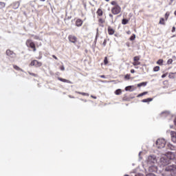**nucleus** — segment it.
Returning <instances> with one entry per match:
<instances>
[{
	"label": "nucleus",
	"mask_w": 176,
	"mask_h": 176,
	"mask_svg": "<svg viewBox=\"0 0 176 176\" xmlns=\"http://www.w3.org/2000/svg\"><path fill=\"white\" fill-rule=\"evenodd\" d=\"M166 76H167V73L162 74V78H166Z\"/></svg>",
	"instance_id": "obj_38"
},
{
	"label": "nucleus",
	"mask_w": 176,
	"mask_h": 176,
	"mask_svg": "<svg viewBox=\"0 0 176 176\" xmlns=\"http://www.w3.org/2000/svg\"><path fill=\"white\" fill-rule=\"evenodd\" d=\"M104 1H106V2H109V0H104Z\"/></svg>",
	"instance_id": "obj_54"
},
{
	"label": "nucleus",
	"mask_w": 176,
	"mask_h": 176,
	"mask_svg": "<svg viewBox=\"0 0 176 176\" xmlns=\"http://www.w3.org/2000/svg\"><path fill=\"white\" fill-rule=\"evenodd\" d=\"M140 56H136L133 58V65L134 67H137V65H141V62H140Z\"/></svg>",
	"instance_id": "obj_9"
},
{
	"label": "nucleus",
	"mask_w": 176,
	"mask_h": 176,
	"mask_svg": "<svg viewBox=\"0 0 176 176\" xmlns=\"http://www.w3.org/2000/svg\"><path fill=\"white\" fill-rule=\"evenodd\" d=\"M34 39H39V37L38 36H35Z\"/></svg>",
	"instance_id": "obj_46"
},
{
	"label": "nucleus",
	"mask_w": 176,
	"mask_h": 176,
	"mask_svg": "<svg viewBox=\"0 0 176 176\" xmlns=\"http://www.w3.org/2000/svg\"><path fill=\"white\" fill-rule=\"evenodd\" d=\"M68 39L71 43H74V45L76 44V42H78V37H76L75 35L69 34L68 36Z\"/></svg>",
	"instance_id": "obj_7"
},
{
	"label": "nucleus",
	"mask_w": 176,
	"mask_h": 176,
	"mask_svg": "<svg viewBox=\"0 0 176 176\" xmlns=\"http://www.w3.org/2000/svg\"><path fill=\"white\" fill-rule=\"evenodd\" d=\"M126 34H128V35H130V34H131V32L129 30V31H127L126 32Z\"/></svg>",
	"instance_id": "obj_45"
},
{
	"label": "nucleus",
	"mask_w": 176,
	"mask_h": 176,
	"mask_svg": "<svg viewBox=\"0 0 176 176\" xmlns=\"http://www.w3.org/2000/svg\"><path fill=\"white\" fill-rule=\"evenodd\" d=\"M142 96H144V92L138 95V97H142Z\"/></svg>",
	"instance_id": "obj_39"
},
{
	"label": "nucleus",
	"mask_w": 176,
	"mask_h": 176,
	"mask_svg": "<svg viewBox=\"0 0 176 176\" xmlns=\"http://www.w3.org/2000/svg\"><path fill=\"white\" fill-rule=\"evenodd\" d=\"M175 36V35H173V36H172V38H174Z\"/></svg>",
	"instance_id": "obj_55"
},
{
	"label": "nucleus",
	"mask_w": 176,
	"mask_h": 176,
	"mask_svg": "<svg viewBox=\"0 0 176 176\" xmlns=\"http://www.w3.org/2000/svg\"><path fill=\"white\" fill-rule=\"evenodd\" d=\"M98 25L100 27H104V24L105 23V19L102 18H98Z\"/></svg>",
	"instance_id": "obj_15"
},
{
	"label": "nucleus",
	"mask_w": 176,
	"mask_h": 176,
	"mask_svg": "<svg viewBox=\"0 0 176 176\" xmlns=\"http://www.w3.org/2000/svg\"><path fill=\"white\" fill-rule=\"evenodd\" d=\"M13 68H14V69H16V71H23V69H21V68H20L19 66H17L16 65H13Z\"/></svg>",
	"instance_id": "obj_23"
},
{
	"label": "nucleus",
	"mask_w": 176,
	"mask_h": 176,
	"mask_svg": "<svg viewBox=\"0 0 176 176\" xmlns=\"http://www.w3.org/2000/svg\"><path fill=\"white\" fill-rule=\"evenodd\" d=\"M146 85H148V82H140L139 84H138V87H142V86H146Z\"/></svg>",
	"instance_id": "obj_19"
},
{
	"label": "nucleus",
	"mask_w": 176,
	"mask_h": 176,
	"mask_svg": "<svg viewBox=\"0 0 176 176\" xmlns=\"http://www.w3.org/2000/svg\"><path fill=\"white\" fill-rule=\"evenodd\" d=\"M163 63H164V60L163 59H159L157 61V64L158 65H163Z\"/></svg>",
	"instance_id": "obj_22"
},
{
	"label": "nucleus",
	"mask_w": 176,
	"mask_h": 176,
	"mask_svg": "<svg viewBox=\"0 0 176 176\" xmlns=\"http://www.w3.org/2000/svg\"><path fill=\"white\" fill-rule=\"evenodd\" d=\"M41 2H45L46 0H40Z\"/></svg>",
	"instance_id": "obj_52"
},
{
	"label": "nucleus",
	"mask_w": 176,
	"mask_h": 176,
	"mask_svg": "<svg viewBox=\"0 0 176 176\" xmlns=\"http://www.w3.org/2000/svg\"><path fill=\"white\" fill-rule=\"evenodd\" d=\"M148 163H155L156 162V157L155 155H150L147 159Z\"/></svg>",
	"instance_id": "obj_10"
},
{
	"label": "nucleus",
	"mask_w": 176,
	"mask_h": 176,
	"mask_svg": "<svg viewBox=\"0 0 176 176\" xmlns=\"http://www.w3.org/2000/svg\"><path fill=\"white\" fill-rule=\"evenodd\" d=\"M53 58H54L55 60H58V58H57V56H56L55 55H52Z\"/></svg>",
	"instance_id": "obj_41"
},
{
	"label": "nucleus",
	"mask_w": 176,
	"mask_h": 176,
	"mask_svg": "<svg viewBox=\"0 0 176 176\" xmlns=\"http://www.w3.org/2000/svg\"><path fill=\"white\" fill-rule=\"evenodd\" d=\"M159 71H160V67H159V66H155V67L153 68V72H159Z\"/></svg>",
	"instance_id": "obj_26"
},
{
	"label": "nucleus",
	"mask_w": 176,
	"mask_h": 176,
	"mask_svg": "<svg viewBox=\"0 0 176 176\" xmlns=\"http://www.w3.org/2000/svg\"><path fill=\"white\" fill-rule=\"evenodd\" d=\"M126 46H128V47H130V45L129 43L126 44Z\"/></svg>",
	"instance_id": "obj_51"
},
{
	"label": "nucleus",
	"mask_w": 176,
	"mask_h": 176,
	"mask_svg": "<svg viewBox=\"0 0 176 176\" xmlns=\"http://www.w3.org/2000/svg\"><path fill=\"white\" fill-rule=\"evenodd\" d=\"M129 21H130V19H123L122 20V25H126V24H129Z\"/></svg>",
	"instance_id": "obj_18"
},
{
	"label": "nucleus",
	"mask_w": 176,
	"mask_h": 176,
	"mask_svg": "<svg viewBox=\"0 0 176 176\" xmlns=\"http://www.w3.org/2000/svg\"><path fill=\"white\" fill-rule=\"evenodd\" d=\"M100 78H105V76L104 75H101Z\"/></svg>",
	"instance_id": "obj_48"
},
{
	"label": "nucleus",
	"mask_w": 176,
	"mask_h": 176,
	"mask_svg": "<svg viewBox=\"0 0 176 176\" xmlns=\"http://www.w3.org/2000/svg\"><path fill=\"white\" fill-rule=\"evenodd\" d=\"M26 46L32 49L33 52H36V47L35 46V43L31 39H28L26 41Z\"/></svg>",
	"instance_id": "obj_5"
},
{
	"label": "nucleus",
	"mask_w": 176,
	"mask_h": 176,
	"mask_svg": "<svg viewBox=\"0 0 176 176\" xmlns=\"http://www.w3.org/2000/svg\"><path fill=\"white\" fill-rule=\"evenodd\" d=\"M168 65H170V64H173V59L170 58L167 60Z\"/></svg>",
	"instance_id": "obj_30"
},
{
	"label": "nucleus",
	"mask_w": 176,
	"mask_h": 176,
	"mask_svg": "<svg viewBox=\"0 0 176 176\" xmlns=\"http://www.w3.org/2000/svg\"><path fill=\"white\" fill-rule=\"evenodd\" d=\"M146 176H156V175H155V174H153V173H149V174L146 175Z\"/></svg>",
	"instance_id": "obj_37"
},
{
	"label": "nucleus",
	"mask_w": 176,
	"mask_h": 176,
	"mask_svg": "<svg viewBox=\"0 0 176 176\" xmlns=\"http://www.w3.org/2000/svg\"><path fill=\"white\" fill-rule=\"evenodd\" d=\"M171 74L173 75V73H170V75H171Z\"/></svg>",
	"instance_id": "obj_56"
},
{
	"label": "nucleus",
	"mask_w": 176,
	"mask_h": 176,
	"mask_svg": "<svg viewBox=\"0 0 176 176\" xmlns=\"http://www.w3.org/2000/svg\"><path fill=\"white\" fill-rule=\"evenodd\" d=\"M109 16L111 19H113V14H109Z\"/></svg>",
	"instance_id": "obj_43"
},
{
	"label": "nucleus",
	"mask_w": 176,
	"mask_h": 176,
	"mask_svg": "<svg viewBox=\"0 0 176 176\" xmlns=\"http://www.w3.org/2000/svg\"><path fill=\"white\" fill-rule=\"evenodd\" d=\"M91 97L92 98H94V100H96V99L97 98V97H96V96H91Z\"/></svg>",
	"instance_id": "obj_47"
},
{
	"label": "nucleus",
	"mask_w": 176,
	"mask_h": 176,
	"mask_svg": "<svg viewBox=\"0 0 176 176\" xmlns=\"http://www.w3.org/2000/svg\"><path fill=\"white\" fill-rule=\"evenodd\" d=\"M146 94H148V91H144V92H143V95H144V96H146Z\"/></svg>",
	"instance_id": "obj_44"
},
{
	"label": "nucleus",
	"mask_w": 176,
	"mask_h": 176,
	"mask_svg": "<svg viewBox=\"0 0 176 176\" xmlns=\"http://www.w3.org/2000/svg\"><path fill=\"white\" fill-rule=\"evenodd\" d=\"M102 45L104 46V47H105V46H107V40H104V41H103V43H102Z\"/></svg>",
	"instance_id": "obj_34"
},
{
	"label": "nucleus",
	"mask_w": 176,
	"mask_h": 176,
	"mask_svg": "<svg viewBox=\"0 0 176 176\" xmlns=\"http://www.w3.org/2000/svg\"><path fill=\"white\" fill-rule=\"evenodd\" d=\"M129 100H130V98H129V97H127L126 95H124L122 98L123 101H129Z\"/></svg>",
	"instance_id": "obj_28"
},
{
	"label": "nucleus",
	"mask_w": 176,
	"mask_h": 176,
	"mask_svg": "<svg viewBox=\"0 0 176 176\" xmlns=\"http://www.w3.org/2000/svg\"><path fill=\"white\" fill-rule=\"evenodd\" d=\"M82 25H83V21H82V19H78L76 21V27H82Z\"/></svg>",
	"instance_id": "obj_14"
},
{
	"label": "nucleus",
	"mask_w": 176,
	"mask_h": 176,
	"mask_svg": "<svg viewBox=\"0 0 176 176\" xmlns=\"http://www.w3.org/2000/svg\"><path fill=\"white\" fill-rule=\"evenodd\" d=\"M175 31V26H173V28H172L171 32H174Z\"/></svg>",
	"instance_id": "obj_40"
},
{
	"label": "nucleus",
	"mask_w": 176,
	"mask_h": 176,
	"mask_svg": "<svg viewBox=\"0 0 176 176\" xmlns=\"http://www.w3.org/2000/svg\"><path fill=\"white\" fill-rule=\"evenodd\" d=\"M168 146L172 150L174 148V146H173L171 144H168Z\"/></svg>",
	"instance_id": "obj_35"
},
{
	"label": "nucleus",
	"mask_w": 176,
	"mask_h": 176,
	"mask_svg": "<svg viewBox=\"0 0 176 176\" xmlns=\"http://www.w3.org/2000/svg\"><path fill=\"white\" fill-rule=\"evenodd\" d=\"M165 21H167V20H168V17H170V12H166L165 15Z\"/></svg>",
	"instance_id": "obj_21"
},
{
	"label": "nucleus",
	"mask_w": 176,
	"mask_h": 176,
	"mask_svg": "<svg viewBox=\"0 0 176 176\" xmlns=\"http://www.w3.org/2000/svg\"><path fill=\"white\" fill-rule=\"evenodd\" d=\"M60 71H65V67H64V65L60 66Z\"/></svg>",
	"instance_id": "obj_33"
},
{
	"label": "nucleus",
	"mask_w": 176,
	"mask_h": 176,
	"mask_svg": "<svg viewBox=\"0 0 176 176\" xmlns=\"http://www.w3.org/2000/svg\"><path fill=\"white\" fill-rule=\"evenodd\" d=\"M28 73L29 74V75H30L31 76H34V78H38V74H35V73H32L31 72H28Z\"/></svg>",
	"instance_id": "obj_24"
},
{
	"label": "nucleus",
	"mask_w": 176,
	"mask_h": 176,
	"mask_svg": "<svg viewBox=\"0 0 176 176\" xmlns=\"http://www.w3.org/2000/svg\"><path fill=\"white\" fill-rule=\"evenodd\" d=\"M175 157L173 153H168L166 155L160 158V163L162 166H168L171 163V160Z\"/></svg>",
	"instance_id": "obj_1"
},
{
	"label": "nucleus",
	"mask_w": 176,
	"mask_h": 176,
	"mask_svg": "<svg viewBox=\"0 0 176 176\" xmlns=\"http://www.w3.org/2000/svg\"><path fill=\"white\" fill-rule=\"evenodd\" d=\"M30 67H35V68H39L42 67V62L37 60H33L30 63Z\"/></svg>",
	"instance_id": "obj_6"
},
{
	"label": "nucleus",
	"mask_w": 176,
	"mask_h": 176,
	"mask_svg": "<svg viewBox=\"0 0 176 176\" xmlns=\"http://www.w3.org/2000/svg\"><path fill=\"white\" fill-rule=\"evenodd\" d=\"M111 5H112L113 6L111 10V12L112 13V14L118 15L122 13V7L119 6L118 1H111Z\"/></svg>",
	"instance_id": "obj_2"
},
{
	"label": "nucleus",
	"mask_w": 176,
	"mask_h": 176,
	"mask_svg": "<svg viewBox=\"0 0 176 176\" xmlns=\"http://www.w3.org/2000/svg\"><path fill=\"white\" fill-rule=\"evenodd\" d=\"M129 39L130 41H134L135 39V34L132 35Z\"/></svg>",
	"instance_id": "obj_32"
},
{
	"label": "nucleus",
	"mask_w": 176,
	"mask_h": 176,
	"mask_svg": "<svg viewBox=\"0 0 176 176\" xmlns=\"http://www.w3.org/2000/svg\"><path fill=\"white\" fill-rule=\"evenodd\" d=\"M156 146L158 149H162L166 146V140L164 139H158L156 141Z\"/></svg>",
	"instance_id": "obj_4"
},
{
	"label": "nucleus",
	"mask_w": 176,
	"mask_h": 176,
	"mask_svg": "<svg viewBox=\"0 0 176 176\" xmlns=\"http://www.w3.org/2000/svg\"><path fill=\"white\" fill-rule=\"evenodd\" d=\"M107 32L109 35H113V34H115V30L113 28H112V27L109 26L107 28Z\"/></svg>",
	"instance_id": "obj_16"
},
{
	"label": "nucleus",
	"mask_w": 176,
	"mask_h": 176,
	"mask_svg": "<svg viewBox=\"0 0 176 176\" xmlns=\"http://www.w3.org/2000/svg\"><path fill=\"white\" fill-rule=\"evenodd\" d=\"M135 72V70L134 69H131V74H134Z\"/></svg>",
	"instance_id": "obj_42"
},
{
	"label": "nucleus",
	"mask_w": 176,
	"mask_h": 176,
	"mask_svg": "<svg viewBox=\"0 0 176 176\" xmlns=\"http://www.w3.org/2000/svg\"><path fill=\"white\" fill-rule=\"evenodd\" d=\"M174 14L175 16H176V10L174 12Z\"/></svg>",
	"instance_id": "obj_53"
},
{
	"label": "nucleus",
	"mask_w": 176,
	"mask_h": 176,
	"mask_svg": "<svg viewBox=\"0 0 176 176\" xmlns=\"http://www.w3.org/2000/svg\"><path fill=\"white\" fill-rule=\"evenodd\" d=\"M78 94H80L81 96H87L89 97V94L85 93V92H78Z\"/></svg>",
	"instance_id": "obj_29"
},
{
	"label": "nucleus",
	"mask_w": 176,
	"mask_h": 176,
	"mask_svg": "<svg viewBox=\"0 0 176 176\" xmlns=\"http://www.w3.org/2000/svg\"><path fill=\"white\" fill-rule=\"evenodd\" d=\"M153 98H146V99H143L142 100V102H151V101H153Z\"/></svg>",
	"instance_id": "obj_20"
},
{
	"label": "nucleus",
	"mask_w": 176,
	"mask_h": 176,
	"mask_svg": "<svg viewBox=\"0 0 176 176\" xmlns=\"http://www.w3.org/2000/svg\"><path fill=\"white\" fill-rule=\"evenodd\" d=\"M165 171H168L170 173L171 176H176V165H170L166 166Z\"/></svg>",
	"instance_id": "obj_3"
},
{
	"label": "nucleus",
	"mask_w": 176,
	"mask_h": 176,
	"mask_svg": "<svg viewBox=\"0 0 176 176\" xmlns=\"http://www.w3.org/2000/svg\"><path fill=\"white\" fill-rule=\"evenodd\" d=\"M115 94L116 96H120V94H122V89H118L116 90Z\"/></svg>",
	"instance_id": "obj_25"
},
{
	"label": "nucleus",
	"mask_w": 176,
	"mask_h": 176,
	"mask_svg": "<svg viewBox=\"0 0 176 176\" xmlns=\"http://www.w3.org/2000/svg\"><path fill=\"white\" fill-rule=\"evenodd\" d=\"M130 76H131V74H126V75H125V76H124V79H127V80H129V79H130Z\"/></svg>",
	"instance_id": "obj_31"
},
{
	"label": "nucleus",
	"mask_w": 176,
	"mask_h": 176,
	"mask_svg": "<svg viewBox=\"0 0 176 176\" xmlns=\"http://www.w3.org/2000/svg\"><path fill=\"white\" fill-rule=\"evenodd\" d=\"M1 6L5 7V3H1Z\"/></svg>",
	"instance_id": "obj_49"
},
{
	"label": "nucleus",
	"mask_w": 176,
	"mask_h": 176,
	"mask_svg": "<svg viewBox=\"0 0 176 176\" xmlns=\"http://www.w3.org/2000/svg\"><path fill=\"white\" fill-rule=\"evenodd\" d=\"M6 53V56L10 57V58H16V53H14L13 51L10 50H7Z\"/></svg>",
	"instance_id": "obj_8"
},
{
	"label": "nucleus",
	"mask_w": 176,
	"mask_h": 176,
	"mask_svg": "<svg viewBox=\"0 0 176 176\" xmlns=\"http://www.w3.org/2000/svg\"><path fill=\"white\" fill-rule=\"evenodd\" d=\"M109 62L108 61V57H107V56H105L104 57V64L105 65H108V63H109Z\"/></svg>",
	"instance_id": "obj_27"
},
{
	"label": "nucleus",
	"mask_w": 176,
	"mask_h": 176,
	"mask_svg": "<svg viewBox=\"0 0 176 176\" xmlns=\"http://www.w3.org/2000/svg\"><path fill=\"white\" fill-rule=\"evenodd\" d=\"M58 80H60V82H63V83H69L70 85H72V82L69 80H67L65 78L58 77Z\"/></svg>",
	"instance_id": "obj_12"
},
{
	"label": "nucleus",
	"mask_w": 176,
	"mask_h": 176,
	"mask_svg": "<svg viewBox=\"0 0 176 176\" xmlns=\"http://www.w3.org/2000/svg\"><path fill=\"white\" fill-rule=\"evenodd\" d=\"M170 136H171V140L173 142L176 144V133L175 131H170Z\"/></svg>",
	"instance_id": "obj_11"
},
{
	"label": "nucleus",
	"mask_w": 176,
	"mask_h": 176,
	"mask_svg": "<svg viewBox=\"0 0 176 176\" xmlns=\"http://www.w3.org/2000/svg\"><path fill=\"white\" fill-rule=\"evenodd\" d=\"M96 14L98 16V19H99V17H102V16L104 14V12L102 11V10L101 8H98V10L96 11Z\"/></svg>",
	"instance_id": "obj_13"
},
{
	"label": "nucleus",
	"mask_w": 176,
	"mask_h": 176,
	"mask_svg": "<svg viewBox=\"0 0 176 176\" xmlns=\"http://www.w3.org/2000/svg\"><path fill=\"white\" fill-rule=\"evenodd\" d=\"M159 24H160L161 25H166V19H164V18H160Z\"/></svg>",
	"instance_id": "obj_17"
},
{
	"label": "nucleus",
	"mask_w": 176,
	"mask_h": 176,
	"mask_svg": "<svg viewBox=\"0 0 176 176\" xmlns=\"http://www.w3.org/2000/svg\"><path fill=\"white\" fill-rule=\"evenodd\" d=\"M129 89H131V86H128L125 88L126 91L129 90Z\"/></svg>",
	"instance_id": "obj_36"
},
{
	"label": "nucleus",
	"mask_w": 176,
	"mask_h": 176,
	"mask_svg": "<svg viewBox=\"0 0 176 176\" xmlns=\"http://www.w3.org/2000/svg\"><path fill=\"white\" fill-rule=\"evenodd\" d=\"M82 101H84V102H87V100H82Z\"/></svg>",
	"instance_id": "obj_50"
},
{
	"label": "nucleus",
	"mask_w": 176,
	"mask_h": 176,
	"mask_svg": "<svg viewBox=\"0 0 176 176\" xmlns=\"http://www.w3.org/2000/svg\"><path fill=\"white\" fill-rule=\"evenodd\" d=\"M135 176H140V175H136Z\"/></svg>",
	"instance_id": "obj_57"
}]
</instances>
